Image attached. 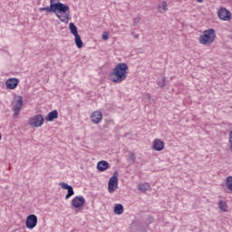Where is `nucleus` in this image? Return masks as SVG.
Returning a JSON list of instances; mask_svg holds the SVG:
<instances>
[{
    "label": "nucleus",
    "instance_id": "nucleus-1",
    "mask_svg": "<svg viewBox=\"0 0 232 232\" xmlns=\"http://www.w3.org/2000/svg\"><path fill=\"white\" fill-rule=\"evenodd\" d=\"M39 11L53 12L62 23H68L70 21V6L61 3L59 0H50V6L40 7Z\"/></svg>",
    "mask_w": 232,
    "mask_h": 232
},
{
    "label": "nucleus",
    "instance_id": "nucleus-2",
    "mask_svg": "<svg viewBox=\"0 0 232 232\" xmlns=\"http://www.w3.org/2000/svg\"><path fill=\"white\" fill-rule=\"evenodd\" d=\"M128 73H130V67L125 63H118L109 73V79L116 84H121L128 79Z\"/></svg>",
    "mask_w": 232,
    "mask_h": 232
},
{
    "label": "nucleus",
    "instance_id": "nucleus-3",
    "mask_svg": "<svg viewBox=\"0 0 232 232\" xmlns=\"http://www.w3.org/2000/svg\"><path fill=\"white\" fill-rule=\"evenodd\" d=\"M217 34H215V29L210 28L205 30L203 34L199 36L198 41L200 44H211L215 41Z\"/></svg>",
    "mask_w": 232,
    "mask_h": 232
},
{
    "label": "nucleus",
    "instance_id": "nucleus-4",
    "mask_svg": "<svg viewBox=\"0 0 232 232\" xmlns=\"http://www.w3.org/2000/svg\"><path fill=\"white\" fill-rule=\"evenodd\" d=\"M119 188V172L115 171L112 177L109 179L108 191L113 193L115 189Z\"/></svg>",
    "mask_w": 232,
    "mask_h": 232
},
{
    "label": "nucleus",
    "instance_id": "nucleus-5",
    "mask_svg": "<svg viewBox=\"0 0 232 232\" xmlns=\"http://www.w3.org/2000/svg\"><path fill=\"white\" fill-rule=\"evenodd\" d=\"M28 124L34 128H41L44 124V118L41 114L34 115L28 120Z\"/></svg>",
    "mask_w": 232,
    "mask_h": 232
},
{
    "label": "nucleus",
    "instance_id": "nucleus-6",
    "mask_svg": "<svg viewBox=\"0 0 232 232\" xmlns=\"http://www.w3.org/2000/svg\"><path fill=\"white\" fill-rule=\"evenodd\" d=\"M21 108H23V97L17 96V100L13 103V117H17L21 113Z\"/></svg>",
    "mask_w": 232,
    "mask_h": 232
},
{
    "label": "nucleus",
    "instance_id": "nucleus-7",
    "mask_svg": "<svg viewBox=\"0 0 232 232\" xmlns=\"http://www.w3.org/2000/svg\"><path fill=\"white\" fill-rule=\"evenodd\" d=\"M86 204V199H84V197L82 196H76L72 200V208H75V209H79V208H82Z\"/></svg>",
    "mask_w": 232,
    "mask_h": 232
},
{
    "label": "nucleus",
    "instance_id": "nucleus-8",
    "mask_svg": "<svg viewBox=\"0 0 232 232\" xmlns=\"http://www.w3.org/2000/svg\"><path fill=\"white\" fill-rule=\"evenodd\" d=\"M218 16L221 19V21H230L231 12H229V10H227L225 7H221L218 11Z\"/></svg>",
    "mask_w": 232,
    "mask_h": 232
},
{
    "label": "nucleus",
    "instance_id": "nucleus-9",
    "mask_svg": "<svg viewBox=\"0 0 232 232\" xmlns=\"http://www.w3.org/2000/svg\"><path fill=\"white\" fill-rule=\"evenodd\" d=\"M25 226L28 229H34L37 226V216L31 214L27 217Z\"/></svg>",
    "mask_w": 232,
    "mask_h": 232
},
{
    "label": "nucleus",
    "instance_id": "nucleus-10",
    "mask_svg": "<svg viewBox=\"0 0 232 232\" xmlns=\"http://www.w3.org/2000/svg\"><path fill=\"white\" fill-rule=\"evenodd\" d=\"M60 186L63 189H67V194L65 196V200H68L70 197H73L75 195V191H73V187L68 185L67 183L61 182Z\"/></svg>",
    "mask_w": 232,
    "mask_h": 232
},
{
    "label": "nucleus",
    "instance_id": "nucleus-11",
    "mask_svg": "<svg viewBox=\"0 0 232 232\" xmlns=\"http://www.w3.org/2000/svg\"><path fill=\"white\" fill-rule=\"evenodd\" d=\"M90 118L92 124H101V121H102V112L95 111L91 114Z\"/></svg>",
    "mask_w": 232,
    "mask_h": 232
},
{
    "label": "nucleus",
    "instance_id": "nucleus-12",
    "mask_svg": "<svg viewBox=\"0 0 232 232\" xmlns=\"http://www.w3.org/2000/svg\"><path fill=\"white\" fill-rule=\"evenodd\" d=\"M19 84V79L17 78H9L5 82V86L7 90H15L16 86Z\"/></svg>",
    "mask_w": 232,
    "mask_h": 232
},
{
    "label": "nucleus",
    "instance_id": "nucleus-13",
    "mask_svg": "<svg viewBox=\"0 0 232 232\" xmlns=\"http://www.w3.org/2000/svg\"><path fill=\"white\" fill-rule=\"evenodd\" d=\"M152 148L155 151H162L164 150V141L160 139H155L152 142Z\"/></svg>",
    "mask_w": 232,
    "mask_h": 232
},
{
    "label": "nucleus",
    "instance_id": "nucleus-14",
    "mask_svg": "<svg viewBox=\"0 0 232 232\" xmlns=\"http://www.w3.org/2000/svg\"><path fill=\"white\" fill-rule=\"evenodd\" d=\"M131 231L132 232H147L146 227L142 226V223H140V221H135L132 223Z\"/></svg>",
    "mask_w": 232,
    "mask_h": 232
},
{
    "label": "nucleus",
    "instance_id": "nucleus-15",
    "mask_svg": "<svg viewBox=\"0 0 232 232\" xmlns=\"http://www.w3.org/2000/svg\"><path fill=\"white\" fill-rule=\"evenodd\" d=\"M55 119H59V111H57V110L52 111L45 117V121H48L49 122L55 121Z\"/></svg>",
    "mask_w": 232,
    "mask_h": 232
},
{
    "label": "nucleus",
    "instance_id": "nucleus-16",
    "mask_svg": "<svg viewBox=\"0 0 232 232\" xmlns=\"http://www.w3.org/2000/svg\"><path fill=\"white\" fill-rule=\"evenodd\" d=\"M110 169V163L106 160L99 161L97 164L98 171H106V169Z\"/></svg>",
    "mask_w": 232,
    "mask_h": 232
},
{
    "label": "nucleus",
    "instance_id": "nucleus-17",
    "mask_svg": "<svg viewBox=\"0 0 232 232\" xmlns=\"http://www.w3.org/2000/svg\"><path fill=\"white\" fill-rule=\"evenodd\" d=\"M74 43L77 46V48L81 49L82 48L84 43H82V40L81 39V35L80 34H75L74 35Z\"/></svg>",
    "mask_w": 232,
    "mask_h": 232
},
{
    "label": "nucleus",
    "instance_id": "nucleus-18",
    "mask_svg": "<svg viewBox=\"0 0 232 232\" xmlns=\"http://www.w3.org/2000/svg\"><path fill=\"white\" fill-rule=\"evenodd\" d=\"M124 213V207L122 204H117L114 207V214L115 215H122Z\"/></svg>",
    "mask_w": 232,
    "mask_h": 232
},
{
    "label": "nucleus",
    "instance_id": "nucleus-19",
    "mask_svg": "<svg viewBox=\"0 0 232 232\" xmlns=\"http://www.w3.org/2000/svg\"><path fill=\"white\" fill-rule=\"evenodd\" d=\"M69 30L72 35H78L79 31L77 30V27L75 26V24L70 23L69 24Z\"/></svg>",
    "mask_w": 232,
    "mask_h": 232
},
{
    "label": "nucleus",
    "instance_id": "nucleus-20",
    "mask_svg": "<svg viewBox=\"0 0 232 232\" xmlns=\"http://www.w3.org/2000/svg\"><path fill=\"white\" fill-rule=\"evenodd\" d=\"M150 186L149 185V183H143L139 185L138 189L140 191H142L143 193L148 191V189H150Z\"/></svg>",
    "mask_w": 232,
    "mask_h": 232
},
{
    "label": "nucleus",
    "instance_id": "nucleus-21",
    "mask_svg": "<svg viewBox=\"0 0 232 232\" xmlns=\"http://www.w3.org/2000/svg\"><path fill=\"white\" fill-rule=\"evenodd\" d=\"M218 208L221 209V211H227V204L226 201L220 200L218 202Z\"/></svg>",
    "mask_w": 232,
    "mask_h": 232
},
{
    "label": "nucleus",
    "instance_id": "nucleus-22",
    "mask_svg": "<svg viewBox=\"0 0 232 232\" xmlns=\"http://www.w3.org/2000/svg\"><path fill=\"white\" fill-rule=\"evenodd\" d=\"M227 188L232 191V176H228L226 180Z\"/></svg>",
    "mask_w": 232,
    "mask_h": 232
},
{
    "label": "nucleus",
    "instance_id": "nucleus-23",
    "mask_svg": "<svg viewBox=\"0 0 232 232\" xmlns=\"http://www.w3.org/2000/svg\"><path fill=\"white\" fill-rule=\"evenodd\" d=\"M156 83L159 88H164V86H166V78H162V80H157Z\"/></svg>",
    "mask_w": 232,
    "mask_h": 232
},
{
    "label": "nucleus",
    "instance_id": "nucleus-24",
    "mask_svg": "<svg viewBox=\"0 0 232 232\" xmlns=\"http://www.w3.org/2000/svg\"><path fill=\"white\" fill-rule=\"evenodd\" d=\"M129 160H130L131 164H135V160H137V158L135 157L134 153H130L129 156Z\"/></svg>",
    "mask_w": 232,
    "mask_h": 232
},
{
    "label": "nucleus",
    "instance_id": "nucleus-25",
    "mask_svg": "<svg viewBox=\"0 0 232 232\" xmlns=\"http://www.w3.org/2000/svg\"><path fill=\"white\" fill-rule=\"evenodd\" d=\"M159 8H162V10H164L165 12H167L168 10V3L166 1H163L161 3V5H159Z\"/></svg>",
    "mask_w": 232,
    "mask_h": 232
},
{
    "label": "nucleus",
    "instance_id": "nucleus-26",
    "mask_svg": "<svg viewBox=\"0 0 232 232\" xmlns=\"http://www.w3.org/2000/svg\"><path fill=\"white\" fill-rule=\"evenodd\" d=\"M102 39H103V41H108V39H110V34L108 33H103Z\"/></svg>",
    "mask_w": 232,
    "mask_h": 232
},
{
    "label": "nucleus",
    "instance_id": "nucleus-27",
    "mask_svg": "<svg viewBox=\"0 0 232 232\" xmlns=\"http://www.w3.org/2000/svg\"><path fill=\"white\" fill-rule=\"evenodd\" d=\"M153 220H154V218L151 216H149L148 218H147L148 224H153Z\"/></svg>",
    "mask_w": 232,
    "mask_h": 232
},
{
    "label": "nucleus",
    "instance_id": "nucleus-28",
    "mask_svg": "<svg viewBox=\"0 0 232 232\" xmlns=\"http://www.w3.org/2000/svg\"><path fill=\"white\" fill-rule=\"evenodd\" d=\"M140 22V18H134V24H137Z\"/></svg>",
    "mask_w": 232,
    "mask_h": 232
},
{
    "label": "nucleus",
    "instance_id": "nucleus-29",
    "mask_svg": "<svg viewBox=\"0 0 232 232\" xmlns=\"http://www.w3.org/2000/svg\"><path fill=\"white\" fill-rule=\"evenodd\" d=\"M198 3H202L204 0H196Z\"/></svg>",
    "mask_w": 232,
    "mask_h": 232
},
{
    "label": "nucleus",
    "instance_id": "nucleus-30",
    "mask_svg": "<svg viewBox=\"0 0 232 232\" xmlns=\"http://www.w3.org/2000/svg\"><path fill=\"white\" fill-rule=\"evenodd\" d=\"M134 37L135 39H139V34H136Z\"/></svg>",
    "mask_w": 232,
    "mask_h": 232
},
{
    "label": "nucleus",
    "instance_id": "nucleus-31",
    "mask_svg": "<svg viewBox=\"0 0 232 232\" xmlns=\"http://www.w3.org/2000/svg\"><path fill=\"white\" fill-rule=\"evenodd\" d=\"M147 97L150 98V94H148Z\"/></svg>",
    "mask_w": 232,
    "mask_h": 232
},
{
    "label": "nucleus",
    "instance_id": "nucleus-32",
    "mask_svg": "<svg viewBox=\"0 0 232 232\" xmlns=\"http://www.w3.org/2000/svg\"><path fill=\"white\" fill-rule=\"evenodd\" d=\"M0 140H1V133H0Z\"/></svg>",
    "mask_w": 232,
    "mask_h": 232
}]
</instances>
